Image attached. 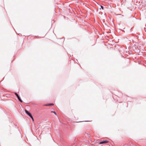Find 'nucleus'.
Returning a JSON list of instances; mask_svg holds the SVG:
<instances>
[{
  "instance_id": "5",
  "label": "nucleus",
  "mask_w": 146,
  "mask_h": 146,
  "mask_svg": "<svg viewBox=\"0 0 146 146\" xmlns=\"http://www.w3.org/2000/svg\"><path fill=\"white\" fill-rule=\"evenodd\" d=\"M32 119H33V117L32 115L31 114L30 116H29Z\"/></svg>"
},
{
  "instance_id": "2",
  "label": "nucleus",
  "mask_w": 146,
  "mask_h": 146,
  "mask_svg": "<svg viewBox=\"0 0 146 146\" xmlns=\"http://www.w3.org/2000/svg\"><path fill=\"white\" fill-rule=\"evenodd\" d=\"M108 142V141L107 140L104 141L100 143V144H102L104 143H107Z\"/></svg>"
},
{
  "instance_id": "8",
  "label": "nucleus",
  "mask_w": 146,
  "mask_h": 146,
  "mask_svg": "<svg viewBox=\"0 0 146 146\" xmlns=\"http://www.w3.org/2000/svg\"><path fill=\"white\" fill-rule=\"evenodd\" d=\"M32 120H33V121H34V119H33H33H32Z\"/></svg>"
},
{
  "instance_id": "3",
  "label": "nucleus",
  "mask_w": 146,
  "mask_h": 146,
  "mask_svg": "<svg viewBox=\"0 0 146 146\" xmlns=\"http://www.w3.org/2000/svg\"><path fill=\"white\" fill-rule=\"evenodd\" d=\"M25 111L26 113L29 116H30L31 114L29 111L27 110H25Z\"/></svg>"
},
{
  "instance_id": "1",
  "label": "nucleus",
  "mask_w": 146,
  "mask_h": 146,
  "mask_svg": "<svg viewBox=\"0 0 146 146\" xmlns=\"http://www.w3.org/2000/svg\"><path fill=\"white\" fill-rule=\"evenodd\" d=\"M15 95L18 98V99L21 102H22V100L20 98L19 96L18 95V94L16 93H15Z\"/></svg>"
},
{
  "instance_id": "4",
  "label": "nucleus",
  "mask_w": 146,
  "mask_h": 146,
  "mask_svg": "<svg viewBox=\"0 0 146 146\" xmlns=\"http://www.w3.org/2000/svg\"><path fill=\"white\" fill-rule=\"evenodd\" d=\"M54 105V104H48V105H46V106H50V105Z\"/></svg>"
},
{
  "instance_id": "7",
  "label": "nucleus",
  "mask_w": 146,
  "mask_h": 146,
  "mask_svg": "<svg viewBox=\"0 0 146 146\" xmlns=\"http://www.w3.org/2000/svg\"><path fill=\"white\" fill-rule=\"evenodd\" d=\"M53 112V113H54L55 115H56V112L54 111H52L51 112Z\"/></svg>"
},
{
  "instance_id": "6",
  "label": "nucleus",
  "mask_w": 146,
  "mask_h": 146,
  "mask_svg": "<svg viewBox=\"0 0 146 146\" xmlns=\"http://www.w3.org/2000/svg\"><path fill=\"white\" fill-rule=\"evenodd\" d=\"M101 7V8L102 9H104V7L103 6H100Z\"/></svg>"
}]
</instances>
